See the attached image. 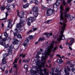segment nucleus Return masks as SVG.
<instances>
[{
  "label": "nucleus",
  "instance_id": "37",
  "mask_svg": "<svg viewBox=\"0 0 75 75\" xmlns=\"http://www.w3.org/2000/svg\"><path fill=\"white\" fill-rule=\"evenodd\" d=\"M15 4H13L12 5V6H13L14 10H15Z\"/></svg>",
  "mask_w": 75,
  "mask_h": 75
},
{
  "label": "nucleus",
  "instance_id": "64",
  "mask_svg": "<svg viewBox=\"0 0 75 75\" xmlns=\"http://www.w3.org/2000/svg\"><path fill=\"white\" fill-rule=\"evenodd\" d=\"M7 45H8V44H7Z\"/></svg>",
  "mask_w": 75,
  "mask_h": 75
},
{
  "label": "nucleus",
  "instance_id": "4",
  "mask_svg": "<svg viewBox=\"0 0 75 75\" xmlns=\"http://www.w3.org/2000/svg\"><path fill=\"white\" fill-rule=\"evenodd\" d=\"M35 19V18H34V17L27 18L26 19V22L28 25H30L31 23L34 22Z\"/></svg>",
  "mask_w": 75,
  "mask_h": 75
},
{
  "label": "nucleus",
  "instance_id": "30",
  "mask_svg": "<svg viewBox=\"0 0 75 75\" xmlns=\"http://www.w3.org/2000/svg\"><path fill=\"white\" fill-rule=\"evenodd\" d=\"M4 35L5 37H7L8 36V34L6 32H5L4 33Z\"/></svg>",
  "mask_w": 75,
  "mask_h": 75
},
{
  "label": "nucleus",
  "instance_id": "50",
  "mask_svg": "<svg viewBox=\"0 0 75 75\" xmlns=\"http://www.w3.org/2000/svg\"><path fill=\"white\" fill-rule=\"evenodd\" d=\"M37 28H35L33 29V31H35V30H37Z\"/></svg>",
  "mask_w": 75,
  "mask_h": 75
},
{
  "label": "nucleus",
  "instance_id": "52",
  "mask_svg": "<svg viewBox=\"0 0 75 75\" xmlns=\"http://www.w3.org/2000/svg\"><path fill=\"white\" fill-rule=\"evenodd\" d=\"M9 72L10 73H11V72H12V69H11V70H10L9 71Z\"/></svg>",
  "mask_w": 75,
  "mask_h": 75
},
{
  "label": "nucleus",
  "instance_id": "56",
  "mask_svg": "<svg viewBox=\"0 0 75 75\" xmlns=\"http://www.w3.org/2000/svg\"><path fill=\"white\" fill-rule=\"evenodd\" d=\"M8 72L7 71H6L5 72V73L6 74H7V73H8Z\"/></svg>",
  "mask_w": 75,
  "mask_h": 75
},
{
  "label": "nucleus",
  "instance_id": "21",
  "mask_svg": "<svg viewBox=\"0 0 75 75\" xmlns=\"http://www.w3.org/2000/svg\"><path fill=\"white\" fill-rule=\"evenodd\" d=\"M57 62H59V63H60V64H61V63H62V62H63V61H62V59H57Z\"/></svg>",
  "mask_w": 75,
  "mask_h": 75
},
{
  "label": "nucleus",
  "instance_id": "14",
  "mask_svg": "<svg viewBox=\"0 0 75 75\" xmlns=\"http://www.w3.org/2000/svg\"><path fill=\"white\" fill-rule=\"evenodd\" d=\"M33 11L35 12V11H38V9L37 7L34 6L33 9Z\"/></svg>",
  "mask_w": 75,
  "mask_h": 75
},
{
  "label": "nucleus",
  "instance_id": "15",
  "mask_svg": "<svg viewBox=\"0 0 75 75\" xmlns=\"http://www.w3.org/2000/svg\"><path fill=\"white\" fill-rule=\"evenodd\" d=\"M38 15V11H35L34 12L33 16L34 17H35V18H36V17H37Z\"/></svg>",
  "mask_w": 75,
  "mask_h": 75
},
{
  "label": "nucleus",
  "instance_id": "10",
  "mask_svg": "<svg viewBox=\"0 0 75 75\" xmlns=\"http://www.w3.org/2000/svg\"><path fill=\"white\" fill-rule=\"evenodd\" d=\"M68 40H70V43L68 42H66V44L69 45H72V44L74 42V38H68Z\"/></svg>",
  "mask_w": 75,
  "mask_h": 75
},
{
  "label": "nucleus",
  "instance_id": "19",
  "mask_svg": "<svg viewBox=\"0 0 75 75\" xmlns=\"http://www.w3.org/2000/svg\"><path fill=\"white\" fill-rule=\"evenodd\" d=\"M65 0H63V5L64 6H65L67 5V4H66V3H65ZM72 0H69L68 1V3H70V2H71V1Z\"/></svg>",
  "mask_w": 75,
  "mask_h": 75
},
{
  "label": "nucleus",
  "instance_id": "24",
  "mask_svg": "<svg viewBox=\"0 0 75 75\" xmlns=\"http://www.w3.org/2000/svg\"><path fill=\"white\" fill-rule=\"evenodd\" d=\"M5 9V6H2L1 7V10H4Z\"/></svg>",
  "mask_w": 75,
  "mask_h": 75
},
{
  "label": "nucleus",
  "instance_id": "51",
  "mask_svg": "<svg viewBox=\"0 0 75 75\" xmlns=\"http://www.w3.org/2000/svg\"><path fill=\"white\" fill-rule=\"evenodd\" d=\"M4 27V24H3V23H2V28H3Z\"/></svg>",
  "mask_w": 75,
  "mask_h": 75
},
{
  "label": "nucleus",
  "instance_id": "60",
  "mask_svg": "<svg viewBox=\"0 0 75 75\" xmlns=\"http://www.w3.org/2000/svg\"><path fill=\"white\" fill-rule=\"evenodd\" d=\"M46 67H48V65H46Z\"/></svg>",
  "mask_w": 75,
  "mask_h": 75
},
{
  "label": "nucleus",
  "instance_id": "46",
  "mask_svg": "<svg viewBox=\"0 0 75 75\" xmlns=\"http://www.w3.org/2000/svg\"><path fill=\"white\" fill-rule=\"evenodd\" d=\"M36 67H37V66H33L32 68H33V69L35 68H36Z\"/></svg>",
  "mask_w": 75,
  "mask_h": 75
},
{
  "label": "nucleus",
  "instance_id": "39",
  "mask_svg": "<svg viewBox=\"0 0 75 75\" xmlns=\"http://www.w3.org/2000/svg\"><path fill=\"white\" fill-rule=\"evenodd\" d=\"M71 70L73 72H74V73H75V69L73 68L71 69Z\"/></svg>",
  "mask_w": 75,
  "mask_h": 75
},
{
  "label": "nucleus",
  "instance_id": "54",
  "mask_svg": "<svg viewBox=\"0 0 75 75\" xmlns=\"http://www.w3.org/2000/svg\"><path fill=\"white\" fill-rule=\"evenodd\" d=\"M47 6H48V7H50V6L51 7V6H51V5H50V4H49V5H48Z\"/></svg>",
  "mask_w": 75,
  "mask_h": 75
},
{
  "label": "nucleus",
  "instance_id": "5",
  "mask_svg": "<svg viewBox=\"0 0 75 75\" xmlns=\"http://www.w3.org/2000/svg\"><path fill=\"white\" fill-rule=\"evenodd\" d=\"M33 38V36L32 35L30 36L29 38H27L26 40L25 41L24 43L23 44V45L25 47L28 46V43L29 40L32 39V38Z\"/></svg>",
  "mask_w": 75,
  "mask_h": 75
},
{
  "label": "nucleus",
  "instance_id": "13",
  "mask_svg": "<svg viewBox=\"0 0 75 75\" xmlns=\"http://www.w3.org/2000/svg\"><path fill=\"white\" fill-rule=\"evenodd\" d=\"M17 59H16L14 60V62H13L14 68H15L16 69H17L18 67V66L16 64H15V63H17Z\"/></svg>",
  "mask_w": 75,
  "mask_h": 75
},
{
  "label": "nucleus",
  "instance_id": "45",
  "mask_svg": "<svg viewBox=\"0 0 75 75\" xmlns=\"http://www.w3.org/2000/svg\"><path fill=\"white\" fill-rule=\"evenodd\" d=\"M69 48L70 49L71 51H72V47H69Z\"/></svg>",
  "mask_w": 75,
  "mask_h": 75
},
{
  "label": "nucleus",
  "instance_id": "3",
  "mask_svg": "<svg viewBox=\"0 0 75 75\" xmlns=\"http://www.w3.org/2000/svg\"><path fill=\"white\" fill-rule=\"evenodd\" d=\"M18 29L17 28H16L15 29V30L17 32V33H16L13 32V34L14 35V36H16V35L18 37V38H21V35H20V33H20L21 32V29H18Z\"/></svg>",
  "mask_w": 75,
  "mask_h": 75
},
{
  "label": "nucleus",
  "instance_id": "32",
  "mask_svg": "<svg viewBox=\"0 0 75 75\" xmlns=\"http://www.w3.org/2000/svg\"><path fill=\"white\" fill-rule=\"evenodd\" d=\"M57 47H55L54 48L53 50L52 51L53 52H54V51H55V50H57Z\"/></svg>",
  "mask_w": 75,
  "mask_h": 75
},
{
  "label": "nucleus",
  "instance_id": "36",
  "mask_svg": "<svg viewBox=\"0 0 75 75\" xmlns=\"http://www.w3.org/2000/svg\"><path fill=\"white\" fill-rule=\"evenodd\" d=\"M5 68H6V67H4V69H2V68L1 67V68H0V69H2V71L3 72V71H4V69H5Z\"/></svg>",
  "mask_w": 75,
  "mask_h": 75
},
{
  "label": "nucleus",
  "instance_id": "42",
  "mask_svg": "<svg viewBox=\"0 0 75 75\" xmlns=\"http://www.w3.org/2000/svg\"><path fill=\"white\" fill-rule=\"evenodd\" d=\"M59 48H61V49H62L63 48V47H62V46H61V45H59Z\"/></svg>",
  "mask_w": 75,
  "mask_h": 75
},
{
  "label": "nucleus",
  "instance_id": "59",
  "mask_svg": "<svg viewBox=\"0 0 75 75\" xmlns=\"http://www.w3.org/2000/svg\"><path fill=\"white\" fill-rule=\"evenodd\" d=\"M59 24H61V25H62V23L60 22L59 23Z\"/></svg>",
  "mask_w": 75,
  "mask_h": 75
},
{
  "label": "nucleus",
  "instance_id": "55",
  "mask_svg": "<svg viewBox=\"0 0 75 75\" xmlns=\"http://www.w3.org/2000/svg\"><path fill=\"white\" fill-rule=\"evenodd\" d=\"M67 55H71V54H70L69 53H68Z\"/></svg>",
  "mask_w": 75,
  "mask_h": 75
},
{
  "label": "nucleus",
  "instance_id": "43",
  "mask_svg": "<svg viewBox=\"0 0 75 75\" xmlns=\"http://www.w3.org/2000/svg\"><path fill=\"white\" fill-rule=\"evenodd\" d=\"M42 8L44 10V9H45V8H46L45 7H44V6H42Z\"/></svg>",
  "mask_w": 75,
  "mask_h": 75
},
{
  "label": "nucleus",
  "instance_id": "63",
  "mask_svg": "<svg viewBox=\"0 0 75 75\" xmlns=\"http://www.w3.org/2000/svg\"><path fill=\"white\" fill-rule=\"evenodd\" d=\"M64 56L62 57V58H64Z\"/></svg>",
  "mask_w": 75,
  "mask_h": 75
},
{
  "label": "nucleus",
  "instance_id": "20",
  "mask_svg": "<svg viewBox=\"0 0 75 75\" xmlns=\"http://www.w3.org/2000/svg\"><path fill=\"white\" fill-rule=\"evenodd\" d=\"M8 15V13H7V12H6V17L5 18H4L3 19H0V20L3 21V20H6L7 19V17Z\"/></svg>",
  "mask_w": 75,
  "mask_h": 75
},
{
  "label": "nucleus",
  "instance_id": "11",
  "mask_svg": "<svg viewBox=\"0 0 75 75\" xmlns=\"http://www.w3.org/2000/svg\"><path fill=\"white\" fill-rule=\"evenodd\" d=\"M59 1H61V0H57V1L52 6L53 8H54V7H55V6H58L60 4V3L59 2Z\"/></svg>",
  "mask_w": 75,
  "mask_h": 75
},
{
  "label": "nucleus",
  "instance_id": "12",
  "mask_svg": "<svg viewBox=\"0 0 75 75\" xmlns=\"http://www.w3.org/2000/svg\"><path fill=\"white\" fill-rule=\"evenodd\" d=\"M8 27L9 28L12 27V24H11V23H12V20H9L8 21Z\"/></svg>",
  "mask_w": 75,
  "mask_h": 75
},
{
  "label": "nucleus",
  "instance_id": "1",
  "mask_svg": "<svg viewBox=\"0 0 75 75\" xmlns=\"http://www.w3.org/2000/svg\"><path fill=\"white\" fill-rule=\"evenodd\" d=\"M61 9L60 13L61 14L60 16V21H63L64 22L63 24V27L62 28V30L59 35V38H58L57 40L59 41H60L62 40H64L65 39L63 33H64L65 26L67 25L66 23H67V17H69V14L67 13V11H68L69 10V8H66L64 13H63L64 9Z\"/></svg>",
  "mask_w": 75,
  "mask_h": 75
},
{
  "label": "nucleus",
  "instance_id": "16",
  "mask_svg": "<svg viewBox=\"0 0 75 75\" xmlns=\"http://www.w3.org/2000/svg\"><path fill=\"white\" fill-rule=\"evenodd\" d=\"M14 42H13V44H18V41L17 40L16 38H14L13 39Z\"/></svg>",
  "mask_w": 75,
  "mask_h": 75
},
{
  "label": "nucleus",
  "instance_id": "29",
  "mask_svg": "<svg viewBox=\"0 0 75 75\" xmlns=\"http://www.w3.org/2000/svg\"><path fill=\"white\" fill-rule=\"evenodd\" d=\"M25 55H26V54H24L23 55V54H21L20 55V56H22V58H24V57H25Z\"/></svg>",
  "mask_w": 75,
  "mask_h": 75
},
{
  "label": "nucleus",
  "instance_id": "35",
  "mask_svg": "<svg viewBox=\"0 0 75 75\" xmlns=\"http://www.w3.org/2000/svg\"><path fill=\"white\" fill-rule=\"evenodd\" d=\"M74 65L73 64H71L70 66V67L71 68H72V67H74Z\"/></svg>",
  "mask_w": 75,
  "mask_h": 75
},
{
  "label": "nucleus",
  "instance_id": "31",
  "mask_svg": "<svg viewBox=\"0 0 75 75\" xmlns=\"http://www.w3.org/2000/svg\"><path fill=\"white\" fill-rule=\"evenodd\" d=\"M58 70H59V68L57 67L55 71L56 72H58Z\"/></svg>",
  "mask_w": 75,
  "mask_h": 75
},
{
  "label": "nucleus",
  "instance_id": "18",
  "mask_svg": "<svg viewBox=\"0 0 75 75\" xmlns=\"http://www.w3.org/2000/svg\"><path fill=\"white\" fill-rule=\"evenodd\" d=\"M45 35H47V38H49V37H50V35H52V33H46L45 34Z\"/></svg>",
  "mask_w": 75,
  "mask_h": 75
},
{
  "label": "nucleus",
  "instance_id": "53",
  "mask_svg": "<svg viewBox=\"0 0 75 75\" xmlns=\"http://www.w3.org/2000/svg\"><path fill=\"white\" fill-rule=\"evenodd\" d=\"M67 63H68V64H71V62L69 61Z\"/></svg>",
  "mask_w": 75,
  "mask_h": 75
},
{
  "label": "nucleus",
  "instance_id": "26",
  "mask_svg": "<svg viewBox=\"0 0 75 75\" xmlns=\"http://www.w3.org/2000/svg\"><path fill=\"white\" fill-rule=\"evenodd\" d=\"M27 68H28V66L27 65H25L24 66V68L26 69V71H27V70H28Z\"/></svg>",
  "mask_w": 75,
  "mask_h": 75
},
{
  "label": "nucleus",
  "instance_id": "34",
  "mask_svg": "<svg viewBox=\"0 0 75 75\" xmlns=\"http://www.w3.org/2000/svg\"><path fill=\"white\" fill-rule=\"evenodd\" d=\"M67 71H71V69H70V68L68 67H67Z\"/></svg>",
  "mask_w": 75,
  "mask_h": 75
},
{
  "label": "nucleus",
  "instance_id": "2",
  "mask_svg": "<svg viewBox=\"0 0 75 75\" xmlns=\"http://www.w3.org/2000/svg\"><path fill=\"white\" fill-rule=\"evenodd\" d=\"M0 44L1 45L4 46L5 47V48L8 49V54H12V50H11L12 48V47H13V46H11L8 47L6 46L5 44L6 41L7 40V38L3 39L0 36Z\"/></svg>",
  "mask_w": 75,
  "mask_h": 75
},
{
  "label": "nucleus",
  "instance_id": "8",
  "mask_svg": "<svg viewBox=\"0 0 75 75\" xmlns=\"http://www.w3.org/2000/svg\"><path fill=\"white\" fill-rule=\"evenodd\" d=\"M8 56V54L6 53L4 55V58L2 59V64H5L6 63V57Z\"/></svg>",
  "mask_w": 75,
  "mask_h": 75
},
{
  "label": "nucleus",
  "instance_id": "7",
  "mask_svg": "<svg viewBox=\"0 0 75 75\" xmlns=\"http://www.w3.org/2000/svg\"><path fill=\"white\" fill-rule=\"evenodd\" d=\"M54 10L52 9L51 8H48L47 10L46 13L48 15L50 16L52 15V14L54 13Z\"/></svg>",
  "mask_w": 75,
  "mask_h": 75
},
{
  "label": "nucleus",
  "instance_id": "48",
  "mask_svg": "<svg viewBox=\"0 0 75 75\" xmlns=\"http://www.w3.org/2000/svg\"><path fill=\"white\" fill-rule=\"evenodd\" d=\"M38 55H40V54H41V53L40 52H38Z\"/></svg>",
  "mask_w": 75,
  "mask_h": 75
},
{
  "label": "nucleus",
  "instance_id": "40",
  "mask_svg": "<svg viewBox=\"0 0 75 75\" xmlns=\"http://www.w3.org/2000/svg\"><path fill=\"white\" fill-rule=\"evenodd\" d=\"M57 57H59V58H62V57H61V56H60V55H59V54H57L56 55Z\"/></svg>",
  "mask_w": 75,
  "mask_h": 75
},
{
  "label": "nucleus",
  "instance_id": "22",
  "mask_svg": "<svg viewBox=\"0 0 75 75\" xmlns=\"http://www.w3.org/2000/svg\"><path fill=\"white\" fill-rule=\"evenodd\" d=\"M28 6H29V4H27L25 5H23V7L24 8H27V7H28Z\"/></svg>",
  "mask_w": 75,
  "mask_h": 75
},
{
  "label": "nucleus",
  "instance_id": "57",
  "mask_svg": "<svg viewBox=\"0 0 75 75\" xmlns=\"http://www.w3.org/2000/svg\"><path fill=\"white\" fill-rule=\"evenodd\" d=\"M51 64H50L49 68H50L51 67Z\"/></svg>",
  "mask_w": 75,
  "mask_h": 75
},
{
  "label": "nucleus",
  "instance_id": "41",
  "mask_svg": "<svg viewBox=\"0 0 75 75\" xmlns=\"http://www.w3.org/2000/svg\"><path fill=\"white\" fill-rule=\"evenodd\" d=\"M31 31H32L31 30H30L28 32H27L28 34H30V33H31V32H32Z\"/></svg>",
  "mask_w": 75,
  "mask_h": 75
},
{
  "label": "nucleus",
  "instance_id": "47",
  "mask_svg": "<svg viewBox=\"0 0 75 75\" xmlns=\"http://www.w3.org/2000/svg\"><path fill=\"white\" fill-rule=\"evenodd\" d=\"M40 50L41 52H42L44 51V50H43V49H40Z\"/></svg>",
  "mask_w": 75,
  "mask_h": 75
},
{
  "label": "nucleus",
  "instance_id": "44",
  "mask_svg": "<svg viewBox=\"0 0 75 75\" xmlns=\"http://www.w3.org/2000/svg\"><path fill=\"white\" fill-rule=\"evenodd\" d=\"M36 57L37 58H40V57L38 55H36Z\"/></svg>",
  "mask_w": 75,
  "mask_h": 75
},
{
  "label": "nucleus",
  "instance_id": "62",
  "mask_svg": "<svg viewBox=\"0 0 75 75\" xmlns=\"http://www.w3.org/2000/svg\"><path fill=\"white\" fill-rule=\"evenodd\" d=\"M30 13V14H32V12H30V13Z\"/></svg>",
  "mask_w": 75,
  "mask_h": 75
},
{
  "label": "nucleus",
  "instance_id": "23",
  "mask_svg": "<svg viewBox=\"0 0 75 75\" xmlns=\"http://www.w3.org/2000/svg\"><path fill=\"white\" fill-rule=\"evenodd\" d=\"M32 1L33 2H35V3L36 4H37L38 3V2L37 0H33Z\"/></svg>",
  "mask_w": 75,
  "mask_h": 75
},
{
  "label": "nucleus",
  "instance_id": "25",
  "mask_svg": "<svg viewBox=\"0 0 75 75\" xmlns=\"http://www.w3.org/2000/svg\"><path fill=\"white\" fill-rule=\"evenodd\" d=\"M6 8L7 10L8 11V10H10V6H7L6 7Z\"/></svg>",
  "mask_w": 75,
  "mask_h": 75
},
{
  "label": "nucleus",
  "instance_id": "58",
  "mask_svg": "<svg viewBox=\"0 0 75 75\" xmlns=\"http://www.w3.org/2000/svg\"><path fill=\"white\" fill-rule=\"evenodd\" d=\"M19 62H20V63H21V60H20Z\"/></svg>",
  "mask_w": 75,
  "mask_h": 75
},
{
  "label": "nucleus",
  "instance_id": "28",
  "mask_svg": "<svg viewBox=\"0 0 75 75\" xmlns=\"http://www.w3.org/2000/svg\"><path fill=\"white\" fill-rule=\"evenodd\" d=\"M74 18V17L72 16H71L70 17V18H69V20L71 21V20H72Z\"/></svg>",
  "mask_w": 75,
  "mask_h": 75
},
{
  "label": "nucleus",
  "instance_id": "17",
  "mask_svg": "<svg viewBox=\"0 0 75 75\" xmlns=\"http://www.w3.org/2000/svg\"><path fill=\"white\" fill-rule=\"evenodd\" d=\"M43 40H44V38H40L38 40V41L36 42L35 43V44H38V43H39V42H40V41H43Z\"/></svg>",
  "mask_w": 75,
  "mask_h": 75
},
{
  "label": "nucleus",
  "instance_id": "38",
  "mask_svg": "<svg viewBox=\"0 0 75 75\" xmlns=\"http://www.w3.org/2000/svg\"><path fill=\"white\" fill-rule=\"evenodd\" d=\"M12 1L13 0H8V3H11V2H12Z\"/></svg>",
  "mask_w": 75,
  "mask_h": 75
},
{
  "label": "nucleus",
  "instance_id": "6",
  "mask_svg": "<svg viewBox=\"0 0 75 75\" xmlns=\"http://www.w3.org/2000/svg\"><path fill=\"white\" fill-rule=\"evenodd\" d=\"M24 21H25L24 20H21L20 23L16 25V27L18 28H21L24 25L23 23H24Z\"/></svg>",
  "mask_w": 75,
  "mask_h": 75
},
{
  "label": "nucleus",
  "instance_id": "27",
  "mask_svg": "<svg viewBox=\"0 0 75 75\" xmlns=\"http://www.w3.org/2000/svg\"><path fill=\"white\" fill-rule=\"evenodd\" d=\"M30 61V59H29V60H25V59H24L23 60V62H25V63H28V61Z\"/></svg>",
  "mask_w": 75,
  "mask_h": 75
},
{
  "label": "nucleus",
  "instance_id": "61",
  "mask_svg": "<svg viewBox=\"0 0 75 75\" xmlns=\"http://www.w3.org/2000/svg\"><path fill=\"white\" fill-rule=\"evenodd\" d=\"M5 65H6V67H7V64H6Z\"/></svg>",
  "mask_w": 75,
  "mask_h": 75
},
{
  "label": "nucleus",
  "instance_id": "9",
  "mask_svg": "<svg viewBox=\"0 0 75 75\" xmlns=\"http://www.w3.org/2000/svg\"><path fill=\"white\" fill-rule=\"evenodd\" d=\"M17 15L18 17H19L20 18H23V15L24 14V13L23 11L21 12H19L18 11H17Z\"/></svg>",
  "mask_w": 75,
  "mask_h": 75
},
{
  "label": "nucleus",
  "instance_id": "49",
  "mask_svg": "<svg viewBox=\"0 0 75 75\" xmlns=\"http://www.w3.org/2000/svg\"><path fill=\"white\" fill-rule=\"evenodd\" d=\"M27 0H23V1L24 3H25V2H27Z\"/></svg>",
  "mask_w": 75,
  "mask_h": 75
},
{
  "label": "nucleus",
  "instance_id": "33",
  "mask_svg": "<svg viewBox=\"0 0 75 75\" xmlns=\"http://www.w3.org/2000/svg\"><path fill=\"white\" fill-rule=\"evenodd\" d=\"M51 21V20H48L46 22V23H50Z\"/></svg>",
  "mask_w": 75,
  "mask_h": 75
}]
</instances>
